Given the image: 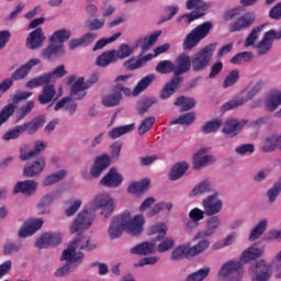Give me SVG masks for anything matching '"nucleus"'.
Wrapping results in <instances>:
<instances>
[{"mask_svg": "<svg viewBox=\"0 0 281 281\" xmlns=\"http://www.w3.org/2000/svg\"><path fill=\"white\" fill-rule=\"evenodd\" d=\"M95 247H98L95 240L89 237L75 238L70 241L68 247L64 249L60 260L66 263L55 270L54 277L65 278V276H69L71 271H75V269H78V267L85 262V252L82 251H93Z\"/></svg>", "mask_w": 281, "mask_h": 281, "instance_id": "f257e3e1", "label": "nucleus"}, {"mask_svg": "<svg viewBox=\"0 0 281 281\" xmlns=\"http://www.w3.org/2000/svg\"><path fill=\"white\" fill-rule=\"evenodd\" d=\"M128 80H131V75H121L116 77V83L112 88L111 92L102 98L103 106H117L122 101V92L125 93V95H131V90L126 88V82H128Z\"/></svg>", "mask_w": 281, "mask_h": 281, "instance_id": "f03ea898", "label": "nucleus"}, {"mask_svg": "<svg viewBox=\"0 0 281 281\" xmlns=\"http://www.w3.org/2000/svg\"><path fill=\"white\" fill-rule=\"evenodd\" d=\"M116 205L115 199L110 196L109 193H98L89 203L90 210H92V212L100 211V215L103 216V218H110L115 212Z\"/></svg>", "mask_w": 281, "mask_h": 281, "instance_id": "7ed1b4c3", "label": "nucleus"}, {"mask_svg": "<svg viewBox=\"0 0 281 281\" xmlns=\"http://www.w3.org/2000/svg\"><path fill=\"white\" fill-rule=\"evenodd\" d=\"M121 220L123 221L124 232L130 236H142L144 233V225H146V220L144 215L136 214L126 210L121 213Z\"/></svg>", "mask_w": 281, "mask_h": 281, "instance_id": "20e7f679", "label": "nucleus"}, {"mask_svg": "<svg viewBox=\"0 0 281 281\" xmlns=\"http://www.w3.org/2000/svg\"><path fill=\"white\" fill-rule=\"evenodd\" d=\"M212 22H204L193 29L183 42V49H192L193 47H196L203 38H206L207 34L212 31Z\"/></svg>", "mask_w": 281, "mask_h": 281, "instance_id": "39448f33", "label": "nucleus"}, {"mask_svg": "<svg viewBox=\"0 0 281 281\" xmlns=\"http://www.w3.org/2000/svg\"><path fill=\"white\" fill-rule=\"evenodd\" d=\"M216 52V43L209 44L206 47L198 52L191 59V67L193 71H203L210 65L212 56Z\"/></svg>", "mask_w": 281, "mask_h": 281, "instance_id": "423d86ee", "label": "nucleus"}, {"mask_svg": "<svg viewBox=\"0 0 281 281\" xmlns=\"http://www.w3.org/2000/svg\"><path fill=\"white\" fill-rule=\"evenodd\" d=\"M63 76H67L65 65H60L50 72L29 80L26 82V87L27 89H36L38 87H43V85H49V82H55L57 78H63Z\"/></svg>", "mask_w": 281, "mask_h": 281, "instance_id": "0eeeda50", "label": "nucleus"}, {"mask_svg": "<svg viewBox=\"0 0 281 281\" xmlns=\"http://www.w3.org/2000/svg\"><path fill=\"white\" fill-rule=\"evenodd\" d=\"M243 278V265L240 261H228L218 271L220 281H240Z\"/></svg>", "mask_w": 281, "mask_h": 281, "instance_id": "6e6552de", "label": "nucleus"}, {"mask_svg": "<svg viewBox=\"0 0 281 281\" xmlns=\"http://www.w3.org/2000/svg\"><path fill=\"white\" fill-rule=\"evenodd\" d=\"M273 271L271 265L266 260L256 261L249 268V276L251 281H269L271 280Z\"/></svg>", "mask_w": 281, "mask_h": 281, "instance_id": "1a4fd4ad", "label": "nucleus"}, {"mask_svg": "<svg viewBox=\"0 0 281 281\" xmlns=\"http://www.w3.org/2000/svg\"><path fill=\"white\" fill-rule=\"evenodd\" d=\"M67 85H72L70 89V98L72 100H83L87 95V89L91 88V85L85 82V77H79L76 80V75L67 78Z\"/></svg>", "mask_w": 281, "mask_h": 281, "instance_id": "9d476101", "label": "nucleus"}, {"mask_svg": "<svg viewBox=\"0 0 281 281\" xmlns=\"http://www.w3.org/2000/svg\"><path fill=\"white\" fill-rule=\"evenodd\" d=\"M95 220L93 213L83 210L81 211L70 226L71 234H78L85 229H89Z\"/></svg>", "mask_w": 281, "mask_h": 281, "instance_id": "9b49d317", "label": "nucleus"}, {"mask_svg": "<svg viewBox=\"0 0 281 281\" xmlns=\"http://www.w3.org/2000/svg\"><path fill=\"white\" fill-rule=\"evenodd\" d=\"M258 95V92H255L254 88L248 90H243L237 97L227 101L223 104L224 111H232L234 109H238V106H243V104H247L249 100H254Z\"/></svg>", "mask_w": 281, "mask_h": 281, "instance_id": "f8f14e48", "label": "nucleus"}, {"mask_svg": "<svg viewBox=\"0 0 281 281\" xmlns=\"http://www.w3.org/2000/svg\"><path fill=\"white\" fill-rule=\"evenodd\" d=\"M202 207L206 216H216L223 210V200L218 199V193L207 195L202 200Z\"/></svg>", "mask_w": 281, "mask_h": 281, "instance_id": "ddd939ff", "label": "nucleus"}, {"mask_svg": "<svg viewBox=\"0 0 281 281\" xmlns=\"http://www.w3.org/2000/svg\"><path fill=\"white\" fill-rule=\"evenodd\" d=\"M256 23V13L246 12L240 15L236 21L229 24V32H243L245 30H249L251 25Z\"/></svg>", "mask_w": 281, "mask_h": 281, "instance_id": "4468645a", "label": "nucleus"}, {"mask_svg": "<svg viewBox=\"0 0 281 281\" xmlns=\"http://www.w3.org/2000/svg\"><path fill=\"white\" fill-rule=\"evenodd\" d=\"M63 243V235L58 232L44 233L37 240L36 247L38 249H48V247H56Z\"/></svg>", "mask_w": 281, "mask_h": 281, "instance_id": "2eb2a0df", "label": "nucleus"}, {"mask_svg": "<svg viewBox=\"0 0 281 281\" xmlns=\"http://www.w3.org/2000/svg\"><path fill=\"white\" fill-rule=\"evenodd\" d=\"M210 151V148H201L193 155V168L195 170H201L205 166H210L216 161V158L212 155H205Z\"/></svg>", "mask_w": 281, "mask_h": 281, "instance_id": "dca6fc26", "label": "nucleus"}, {"mask_svg": "<svg viewBox=\"0 0 281 281\" xmlns=\"http://www.w3.org/2000/svg\"><path fill=\"white\" fill-rule=\"evenodd\" d=\"M122 234H124V222L122 221V215L119 214L112 217L109 224L108 237L110 240H117V238H122Z\"/></svg>", "mask_w": 281, "mask_h": 281, "instance_id": "f3484780", "label": "nucleus"}, {"mask_svg": "<svg viewBox=\"0 0 281 281\" xmlns=\"http://www.w3.org/2000/svg\"><path fill=\"white\" fill-rule=\"evenodd\" d=\"M43 218H34L25 222L19 229V238H27L33 234H36L41 227H43Z\"/></svg>", "mask_w": 281, "mask_h": 281, "instance_id": "a211bd4d", "label": "nucleus"}, {"mask_svg": "<svg viewBox=\"0 0 281 281\" xmlns=\"http://www.w3.org/2000/svg\"><path fill=\"white\" fill-rule=\"evenodd\" d=\"M190 67H192L190 56L182 54L179 55L173 64V78H183V74H188L190 71Z\"/></svg>", "mask_w": 281, "mask_h": 281, "instance_id": "6ab92c4d", "label": "nucleus"}, {"mask_svg": "<svg viewBox=\"0 0 281 281\" xmlns=\"http://www.w3.org/2000/svg\"><path fill=\"white\" fill-rule=\"evenodd\" d=\"M38 190V182L34 180L19 181L13 188V194H24V196H32Z\"/></svg>", "mask_w": 281, "mask_h": 281, "instance_id": "aec40b11", "label": "nucleus"}, {"mask_svg": "<svg viewBox=\"0 0 281 281\" xmlns=\"http://www.w3.org/2000/svg\"><path fill=\"white\" fill-rule=\"evenodd\" d=\"M245 124H247V120L231 119L225 122L222 133H224L226 137H236V135L243 131Z\"/></svg>", "mask_w": 281, "mask_h": 281, "instance_id": "412c9836", "label": "nucleus"}, {"mask_svg": "<svg viewBox=\"0 0 281 281\" xmlns=\"http://www.w3.org/2000/svg\"><path fill=\"white\" fill-rule=\"evenodd\" d=\"M218 227H221V217L217 215H212L206 221L205 229L198 232L193 239L199 240V238H205V236H214Z\"/></svg>", "mask_w": 281, "mask_h": 281, "instance_id": "4be33fe9", "label": "nucleus"}, {"mask_svg": "<svg viewBox=\"0 0 281 281\" xmlns=\"http://www.w3.org/2000/svg\"><path fill=\"white\" fill-rule=\"evenodd\" d=\"M123 181L124 178L122 175H120V172H117V169L111 168L109 172L101 179L100 183L101 186H105V188H120Z\"/></svg>", "mask_w": 281, "mask_h": 281, "instance_id": "5701e85b", "label": "nucleus"}, {"mask_svg": "<svg viewBox=\"0 0 281 281\" xmlns=\"http://www.w3.org/2000/svg\"><path fill=\"white\" fill-rule=\"evenodd\" d=\"M43 170H45V158H38L24 167L23 175L24 177L32 179L34 177H41Z\"/></svg>", "mask_w": 281, "mask_h": 281, "instance_id": "b1692460", "label": "nucleus"}, {"mask_svg": "<svg viewBox=\"0 0 281 281\" xmlns=\"http://www.w3.org/2000/svg\"><path fill=\"white\" fill-rule=\"evenodd\" d=\"M109 166H111V159L109 158V155H101L97 157L90 169L91 177L98 179V177H100L102 172H104L105 168H109Z\"/></svg>", "mask_w": 281, "mask_h": 281, "instance_id": "393cba45", "label": "nucleus"}, {"mask_svg": "<svg viewBox=\"0 0 281 281\" xmlns=\"http://www.w3.org/2000/svg\"><path fill=\"white\" fill-rule=\"evenodd\" d=\"M40 63L41 59L38 58L30 59L11 75L12 80L19 81L27 78L30 71H32V68L36 67V65H38Z\"/></svg>", "mask_w": 281, "mask_h": 281, "instance_id": "a878e982", "label": "nucleus"}, {"mask_svg": "<svg viewBox=\"0 0 281 281\" xmlns=\"http://www.w3.org/2000/svg\"><path fill=\"white\" fill-rule=\"evenodd\" d=\"M262 254H265V246L262 244H254L241 254L240 261L251 262V260H258Z\"/></svg>", "mask_w": 281, "mask_h": 281, "instance_id": "bb28decb", "label": "nucleus"}, {"mask_svg": "<svg viewBox=\"0 0 281 281\" xmlns=\"http://www.w3.org/2000/svg\"><path fill=\"white\" fill-rule=\"evenodd\" d=\"M45 115H40L34 117L32 121L20 125V127L23 130V133H27V135H34L38 132L40 128L45 126Z\"/></svg>", "mask_w": 281, "mask_h": 281, "instance_id": "cd10ccee", "label": "nucleus"}, {"mask_svg": "<svg viewBox=\"0 0 281 281\" xmlns=\"http://www.w3.org/2000/svg\"><path fill=\"white\" fill-rule=\"evenodd\" d=\"M45 41V33L43 29L38 27L35 31L31 32L26 38V45L30 49H38L43 47V42Z\"/></svg>", "mask_w": 281, "mask_h": 281, "instance_id": "c85d7f7f", "label": "nucleus"}, {"mask_svg": "<svg viewBox=\"0 0 281 281\" xmlns=\"http://www.w3.org/2000/svg\"><path fill=\"white\" fill-rule=\"evenodd\" d=\"M155 245H157L155 240L143 241L132 247L130 254H132V256H150V254L155 251Z\"/></svg>", "mask_w": 281, "mask_h": 281, "instance_id": "c756f323", "label": "nucleus"}, {"mask_svg": "<svg viewBox=\"0 0 281 281\" xmlns=\"http://www.w3.org/2000/svg\"><path fill=\"white\" fill-rule=\"evenodd\" d=\"M210 192H214V187L212 186V180L205 179L192 189L189 196L194 199V196H203V194H210Z\"/></svg>", "mask_w": 281, "mask_h": 281, "instance_id": "7c9ffc66", "label": "nucleus"}, {"mask_svg": "<svg viewBox=\"0 0 281 281\" xmlns=\"http://www.w3.org/2000/svg\"><path fill=\"white\" fill-rule=\"evenodd\" d=\"M42 87L43 90L37 100L40 104H49V102H52L56 95V88H54L53 83H43Z\"/></svg>", "mask_w": 281, "mask_h": 281, "instance_id": "2f4dec72", "label": "nucleus"}, {"mask_svg": "<svg viewBox=\"0 0 281 281\" xmlns=\"http://www.w3.org/2000/svg\"><path fill=\"white\" fill-rule=\"evenodd\" d=\"M63 44H55L54 42H50L49 46L42 52V58H46V60H54V58L63 56Z\"/></svg>", "mask_w": 281, "mask_h": 281, "instance_id": "473e14b6", "label": "nucleus"}, {"mask_svg": "<svg viewBox=\"0 0 281 281\" xmlns=\"http://www.w3.org/2000/svg\"><path fill=\"white\" fill-rule=\"evenodd\" d=\"M183 82V78H173L169 83H167L164 89L160 91V98L161 100H168L170 95L175 94V91H177V87Z\"/></svg>", "mask_w": 281, "mask_h": 281, "instance_id": "72a5a7b5", "label": "nucleus"}, {"mask_svg": "<svg viewBox=\"0 0 281 281\" xmlns=\"http://www.w3.org/2000/svg\"><path fill=\"white\" fill-rule=\"evenodd\" d=\"M113 63H117L115 49L106 50L97 58L98 67H109V65H113Z\"/></svg>", "mask_w": 281, "mask_h": 281, "instance_id": "f704fd0d", "label": "nucleus"}, {"mask_svg": "<svg viewBox=\"0 0 281 281\" xmlns=\"http://www.w3.org/2000/svg\"><path fill=\"white\" fill-rule=\"evenodd\" d=\"M188 168H190V165H188L186 161L176 164L169 172V179H171V181L181 179V177H183V175H186L188 171Z\"/></svg>", "mask_w": 281, "mask_h": 281, "instance_id": "c9c22d12", "label": "nucleus"}, {"mask_svg": "<svg viewBox=\"0 0 281 281\" xmlns=\"http://www.w3.org/2000/svg\"><path fill=\"white\" fill-rule=\"evenodd\" d=\"M268 24H261L251 30L248 36L245 40V47H256V42L260 37V32L267 27Z\"/></svg>", "mask_w": 281, "mask_h": 281, "instance_id": "e433bc0d", "label": "nucleus"}, {"mask_svg": "<svg viewBox=\"0 0 281 281\" xmlns=\"http://www.w3.org/2000/svg\"><path fill=\"white\" fill-rule=\"evenodd\" d=\"M67 177V170L61 169L57 172L48 175L43 181L42 186L44 188H49V186H54V183H58V181H63Z\"/></svg>", "mask_w": 281, "mask_h": 281, "instance_id": "4c0bfd02", "label": "nucleus"}, {"mask_svg": "<svg viewBox=\"0 0 281 281\" xmlns=\"http://www.w3.org/2000/svg\"><path fill=\"white\" fill-rule=\"evenodd\" d=\"M274 148H280V135L271 134L262 143V150L265 153H272Z\"/></svg>", "mask_w": 281, "mask_h": 281, "instance_id": "58836bf2", "label": "nucleus"}, {"mask_svg": "<svg viewBox=\"0 0 281 281\" xmlns=\"http://www.w3.org/2000/svg\"><path fill=\"white\" fill-rule=\"evenodd\" d=\"M172 207H175V204H172V202H168V201L158 202L157 204H155L153 206V210H150L147 213V216L150 218V217L159 214V212H171Z\"/></svg>", "mask_w": 281, "mask_h": 281, "instance_id": "ea45409f", "label": "nucleus"}, {"mask_svg": "<svg viewBox=\"0 0 281 281\" xmlns=\"http://www.w3.org/2000/svg\"><path fill=\"white\" fill-rule=\"evenodd\" d=\"M134 128H135L134 123L113 127L109 132V136L111 137V139H117V137H122V135H126V133H133Z\"/></svg>", "mask_w": 281, "mask_h": 281, "instance_id": "a19ab883", "label": "nucleus"}, {"mask_svg": "<svg viewBox=\"0 0 281 281\" xmlns=\"http://www.w3.org/2000/svg\"><path fill=\"white\" fill-rule=\"evenodd\" d=\"M153 82H155V75H147L138 81V83L132 92L133 95H139V93H142V91H146V89H148V87H150Z\"/></svg>", "mask_w": 281, "mask_h": 281, "instance_id": "79ce46f5", "label": "nucleus"}, {"mask_svg": "<svg viewBox=\"0 0 281 281\" xmlns=\"http://www.w3.org/2000/svg\"><path fill=\"white\" fill-rule=\"evenodd\" d=\"M149 186H150V180L148 179L132 182L128 186V192L130 194H142V192H146V190H148Z\"/></svg>", "mask_w": 281, "mask_h": 281, "instance_id": "37998d69", "label": "nucleus"}, {"mask_svg": "<svg viewBox=\"0 0 281 281\" xmlns=\"http://www.w3.org/2000/svg\"><path fill=\"white\" fill-rule=\"evenodd\" d=\"M221 126H223V120L214 119L204 123V125L201 126V132L204 133V135H210L211 133H217Z\"/></svg>", "mask_w": 281, "mask_h": 281, "instance_id": "c03bdc74", "label": "nucleus"}, {"mask_svg": "<svg viewBox=\"0 0 281 281\" xmlns=\"http://www.w3.org/2000/svg\"><path fill=\"white\" fill-rule=\"evenodd\" d=\"M200 240L196 245L190 247L189 246V254L191 258H194V256H199L200 254H203L210 247V240L206 239L205 237L199 238Z\"/></svg>", "mask_w": 281, "mask_h": 281, "instance_id": "a18cd8bd", "label": "nucleus"}, {"mask_svg": "<svg viewBox=\"0 0 281 281\" xmlns=\"http://www.w3.org/2000/svg\"><path fill=\"white\" fill-rule=\"evenodd\" d=\"M281 104V92L273 91L267 97L266 109L268 111H276Z\"/></svg>", "mask_w": 281, "mask_h": 281, "instance_id": "49530a36", "label": "nucleus"}, {"mask_svg": "<svg viewBox=\"0 0 281 281\" xmlns=\"http://www.w3.org/2000/svg\"><path fill=\"white\" fill-rule=\"evenodd\" d=\"M70 37H71V31L63 29L55 32L50 36L49 41L50 43H55V45H63L65 41H69Z\"/></svg>", "mask_w": 281, "mask_h": 281, "instance_id": "de8ad7c7", "label": "nucleus"}, {"mask_svg": "<svg viewBox=\"0 0 281 281\" xmlns=\"http://www.w3.org/2000/svg\"><path fill=\"white\" fill-rule=\"evenodd\" d=\"M267 225H269L267 220L259 221V223L251 229L249 240H258V238L267 232Z\"/></svg>", "mask_w": 281, "mask_h": 281, "instance_id": "09e8293b", "label": "nucleus"}, {"mask_svg": "<svg viewBox=\"0 0 281 281\" xmlns=\"http://www.w3.org/2000/svg\"><path fill=\"white\" fill-rule=\"evenodd\" d=\"M46 147L47 145L44 142L37 140L35 142L34 150L27 153L21 151L20 159H22V161H27V159H31V157H36L38 153H43V150H45Z\"/></svg>", "mask_w": 281, "mask_h": 281, "instance_id": "8fccbe9b", "label": "nucleus"}, {"mask_svg": "<svg viewBox=\"0 0 281 281\" xmlns=\"http://www.w3.org/2000/svg\"><path fill=\"white\" fill-rule=\"evenodd\" d=\"M133 52H135V46L123 43L120 45L119 49H114V55L116 56V60H124V58H128Z\"/></svg>", "mask_w": 281, "mask_h": 281, "instance_id": "3c124183", "label": "nucleus"}, {"mask_svg": "<svg viewBox=\"0 0 281 281\" xmlns=\"http://www.w3.org/2000/svg\"><path fill=\"white\" fill-rule=\"evenodd\" d=\"M196 104V101H194V99L190 98V97H179L176 101H175V105L176 106H181L180 111H190L191 109H194Z\"/></svg>", "mask_w": 281, "mask_h": 281, "instance_id": "603ef678", "label": "nucleus"}, {"mask_svg": "<svg viewBox=\"0 0 281 281\" xmlns=\"http://www.w3.org/2000/svg\"><path fill=\"white\" fill-rule=\"evenodd\" d=\"M183 258H192L190 246H178L171 254V260H183Z\"/></svg>", "mask_w": 281, "mask_h": 281, "instance_id": "864d4df0", "label": "nucleus"}, {"mask_svg": "<svg viewBox=\"0 0 281 281\" xmlns=\"http://www.w3.org/2000/svg\"><path fill=\"white\" fill-rule=\"evenodd\" d=\"M204 15H205L204 12L193 11L191 13L180 15L177 22L182 23V25H190L192 21H196V19H201V16H204Z\"/></svg>", "mask_w": 281, "mask_h": 281, "instance_id": "5fc2aeb1", "label": "nucleus"}, {"mask_svg": "<svg viewBox=\"0 0 281 281\" xmlns=\"http://www.w3.org/2000/svg\"><path fill=\"white\" fill-rule=\"evenodd\" d=\"M159 36H161V31H155L149 36L144 37L142 45L143 52H148V49L157 43Z\"/></svg>", "mask_w": 281, "mask_h": 281, "instance_id": "6e6d98bb", "label": "nucleus"}, {"mask_svg": "<svg viewBox=\"0 0 281 281\" xmlns=\"http://www.w3.org/2000/svg\"><path fill=\"white\" fill-rule=\"evenodd\" d=\"M168 232V226L166 224H156L150 227L149 236H156L157 240L166 238V233Z\"/></svg>", "mask_w": 281, "mask_h": 281, "instance_id": "4d7b16f0", "label": "nucleus"}, {"mask_svg": "<svg viewBox=\"0 0 281 281\" xmlns=\"http://www.w3.org/2000/svg\"><path fill=\"white\" fill-rule=\"evenodd\" d=\"M195 12H203L205 14V10L210 9V4L203 2L202 0H188L187 1V10H194Z\"/></svg>", "mask_w": 281, "mask_h": 281, "instance_id": "13d9d810", "label": "nucleus"}, {"mask_svg": "<svg viewBox=\"0 0 281 281\" xmlns=\"http://www.w3.org/2000/svg\"><path fill=\"white\" fill-rule=\"evenodd\" d=\"M194 120H196L194 112H189L187 114L181 115L180 117H178L176 120H172L170 122V124L171 125L181 124L182 126H190V124H192V122H194Z\"/></svg>", "mask_w": 281, "mask_h": 281, "instance_id": "bf43d9fd", "label": "nucleus"}, {"mask_svg": "<svg viewBox=\"0 0 281 281\" xmlns=\"http://www.w3.org/2000/svg\"><path fill=\"white\" fill-rule=\"evenodd\" d=\"M157 103V99L156 98H145L140 101H138L137 103V111L138 113H140V115H144V113H146L148 111V109H150V106H153V104Z\"/></svg>", "mask_w": 281, "mask_h": 281, "instance_id": "052dcab7", "label": "nucleus"}, {"mask_svg": "<svg viewBox=\"0 0 281 281\" xmlns=\"http://www.w3.org/2000/svg\"><path fill=\"white\" fill-rule=\"evenodd\" d=\"M34 106H35L34 101H27L26 103L21 105V108L16 114V122H21V120H23L24 117L30 115V113H32V110L34 109Z\"/></svg>", "mask_w": 281, "mask_h": 281, "instance_id": "680f3d73", "label": "nucleus"}, {"mask_svg": "<svg viewBox=\"0 0 281 281\" xmlns=\"http://www.w3.org/2000/svg\"><path fill=\"white\" fill-rule=\"evenodd\" d=\"M106 23V20L104 18H94L91 20H88L86 22V26L91 30V32H98L99 30H102L104 27V24Z\"/></svg>", "mask_w": 281, "mask_h": 281, "instance_id": "e2e57ef3", "label": "nucleus"}, {"mask_svg": "<svg viewBox=\"0 0 281 281\" xmlns=\"http://www.w3.org/2000/svg\"><path fill=\"white\" fill-rule=\"evenodd\" d=\"M100 10L103 19H111V16L115 14L116 9L115 4L111 1H103Z\"/></svg>", "mask_w": 281, "mask_h": 281, "instance_id": "0e129e2a", "label": "nucleus"}, {"mask_svg": "<svg viewBox=\"0 0 281 281\" xmlns=\"http://www.w3.org/2000/svg\"><path fill=\"white\" fill-rule=\"evenodd\" d=\"M23 135V127L21 125L15 126L14 128L5 132L2 136L4 142H10L12 139H19Z\"/></svg>", "mask_w": 281, "mask_h": 281, "instance_id": "69168bd1", "label": "nucleus"}, {"mask_svg": "<svg viewBox=\"0 0 281 281\" xmlns=\"http://www.w3.org/2000/svg\"><path fill=\"white\" fill-rule=\"evenodd\" d=\"M251 58H254V54L249 52H243L238 53L235 55L232 59L231 63L233 65H240L241 63H251Z\"/></svg>", "mask_w": 281, "mask_h": 281, "instance_id": "338daca9", "label": "nucleus"}, {"mask_svg": "<svg viewBox=\"0 0 281 281\" xmlns=\"http://www.w3.org/2000/svg\"><path fill=\"white\" fill-rule=\"evenodd\" d=\"M156 71L158 74H172L175 71V63L170 60L159 61L156 66Z\"/></svg>", "mask_w": 281, "mask_h": 281, "instance_id": "774afa93", "label": "nucleus"}]
</instances>
